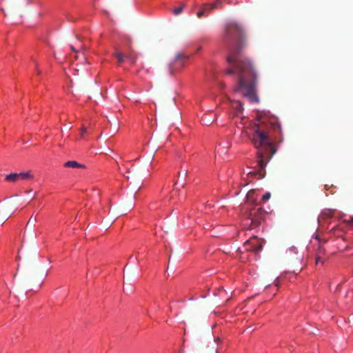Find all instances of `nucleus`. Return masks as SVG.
Listing matches in <instances>:
<instances>
[{"instance_id":"nucleus-1","label":"nucleus","mask_w":353,"mask_h":353,"mask_svg":"<svg viewBox=\"0 0 353 353\" xmlns=\"http://www.w3.org/2000/svg\"><path fill=\"white\" fill-rule=\"evenodd\" d=\"M225 39L230 50L227 57L229 67L225 72L234 74L238 78V85L234 91L241 92L252 103L258 102L256 94V72L251 61L241 53L245 44L243 28L236 23H230L225 29Z\"/></svg>"},{"instance_id":"nucleus-2","label":"nucleus","mask_w":353,"mask_h":353,"mask_svg":"<svg viewBox=\"0 0 353 353\" xmlns=\"http://www.w3.org/2000/svg\"><path fill=\"white\" fill-rule=\"evenodd\" d=\"M271 130L277 133L279 137L281 136V125L274 117L264 119L260 123L253 126L250 140L257 149V166L259 170L250 172L248 175L258 179H263L265 176V166L276 152L274 139H279L276 134L274 138L271 137Z\"/></svg>"},{"instance_id":"nucleus-3","label":"nucleus","mask_w":353,"mask_h":353,"mask_svg":"<svg viewBox=\"0 0 353 353\" xmlns=\"http://www.w3.org/2000/svg\"><path fill=\"white\" fill-rule=\"evenodd\" d=\"M263 241L256 236H253L244 243L243 248L248 252L252 251L258 253L263 249Z\"/></svg>"},{"instance_id":"nucleus-4","label":"nucleus","mask_w":353,"mask_h":353,"mask_svg":"<svg viewBox=\"0 0 353 353\" xmlns=\"http://www.w3.org/2000/svg\"><path fill=\"white\" fill-rule=\"evenodd\" d=\"M265 216V212L261 208H252L249 212V219L251 220V229L259 225Z\"/></svg>"},{"instance_id":"nucleus-5","label":"nucleus","mask_w":353,"mask_h":353,"mask_svg":"<svg viewBox=\"0 0 353 353\" xmlns=\"http://www.w3.org/2000/svg\"><path fill=\"white\" fill-rule=\"evenodd\" d=\"M34 176L28 172H23L20 173H10L6 176L5 179L7 181L15 183L19 180H30L33 179Z\"/></svg>"},{"instance_id":"nucleus-6","label":"nucleus","mask_w":353,"mask_h":353,"mask_svg":"<svg viewBox=\"0 0 353 353\" xmlns=\"http://www.w3.org/2000/svg\"><path fill=\"white\" fill-rule=\"evenodd\" d=\"M221 6V2L219 1H217L216 2L212 4L204 5L203 7L197 12L196 16L199 18H201L203 16H207L212 10L220 8Z\"/></svg>"},{"instance_id":"nucleus-7","label":"nucleus","mask_w":353,"mask_h":353,"mask_svg":"<svg viewBox=\"0 0 353 353\" xmlns=\"http://www.w3.org/2000/svg\"><path fill=\"white\" fill-rule=\"evenodd\" d=\"M325 254V250L321 245H319L316 252V264L319 263H323L322 256Z\"/></svg>"},{"instance_id":"nucleus-8","label":"nucleus","mask_w":353,"mask_h":353,"mask_svg":"<svg viewBox=\"0 0 353 353\" xmlns=\"http://www.w3.org/2000/svg\"><path fill=\"white\" fill-rule=\"evenodd\" d=\"M65 167L72 168H84L85 165L79 163L76 161H68L64 163Z\"/></svg>"},{"instance_id":"nucleus-9","label":"nucleus","mask_w":353,"mask_h":353,"mask_svg":"<svg viewBox=\"0 0 353 353\" xmlns=\"http://www.w3.org/2000/svg\"><path fill=\"white\" fill-rule=\"evenodd\" d=\"M186 59H188L187 56H185L183 54L179 53L175 57L174 63L176 64L179 65L180 67H181L183 65V60H185Z\"/></svg>"},{"instance_id":"nucleus-10","label":"nucleus","mask_w":353,"mask_h":353,"mask_svg":"<svg viewBox=\"0 0 353 353\" xmlns=\"http://www.w3.org/2000/svg\"><path fill=\"white\" fill-rule=\"evenodd\" d=\"M255 191L254 190H250L246 195V199L248 203H256V199L254 197Z\"/></svg>"},{"instance_id":"nucleus-11","label":"nucleus","mask_w":353,"mask_h":353,"mask_svg":"<svg viewBox=\"0 0 353 353\" xmlns=\"http://www.w3.org/2000/svg\"><path fill=\"white\" fill-rule=\"evenodd\" d=\"M114 57L117 59L118 63L120 64L124 61L125 56L123 53L117 52L113 54Z\"/></svg>"},{"instance_id":"nucleus-12","label":"nucleus","mask_w":353,"mask_h":353,"mask_svg":"<svg viewBox=\"0 0 353 353\" xmlns=\"http://www.w3.org/2000/svg\"><path fill=\"white\" fill-rule=\"evenodd\" d=\"M80 132H81V137L84 139L85 136V134L87 132V128L85 126L83 125L82 128L80 130Z\"/></svg>"},{"instance_id":"nucleus-13","label":"nucleus","mask_w":353,"mask_h":353,"mask_svg":"<svg viewBox=\"0 0 353 353\" xmlns=\"http://www.w3.org/2000/svg\"><path fill=\"white\" fill-rule=\"evenodd\" d=\"M271 194L270 192H265L262 196V201L266 202L270 198Z\"/></svg>"},{"instance_id":"nucleus-14","label":"nucleus","mask_w":353,"mask_h":353,"mask_svg":"<svg viewBox=\"0 0 353 353\" xmlns=\"http://www.w3.org/2000/svg\"><path fill=\"white\" fill-rule=\"evenodd\" d=\"M235 108L238 112H241L243 110L242 104L239 101H236Z\"/></svg>"},{"instance_id":"nucleus-15","label":"nucleus","mask_w":353,"mask_h":353,"mask_svg":"<svg viewBox=\"0 0 353 353\" xmlns=\"http://www.w3.org/2000/svg\"><path fill=\"white\" fill-rule=\"evenodd\" d=\"M36 221H37V219H36V218H34V219H33V217H32V216H31V217L29 219L28 221L27 225H34V223H35Z\"/></svg>"},{"instance_id":"nucleus-16","label":"nucleus","mask_w":353,"mask_h":353,"mask_svg":"<svg viewBox=\"0 0 353 353\" xmlns=\"http://www.w3.org/2000/svg\"><path fill=\"white\" fill-rule=\"evenodd\" d=\"M182 10H183V7L181 6V7L176 8L173 10V12H174V13L176 15H177V14H180V13L182 12Z\"/></svg>"},{"instance_id":"nucleus-17","label":"nucleus","mask_w":353,"mask_h":353,"mask_svg":"<svg viewBox=\"0 0 353 353\" xmlns=\"http://www.w3.org/2000/svg\"><path fill=\"white\" fill-rule=\"evenodd\" d=\"M11 216V214H7L6 215H5L3 217H1L0 216V223H3L5 221H6L10 216Z\"/></svg>"},{"instance_id":"nucleus-18","label":"nucleus","mask_w":353,"mask_h":353,"mask_svg":"<svg viewBox=\"0 0 353 353\" xmlns=\"http://www.w3.org/2000/svg\"><path fill=\"white\" fill-rule=\"evenodd\" d=\"M125 56V59H131L132 57H134L135 55L133 54L132 52L129 53V54H124Z\"/></svg>"},{"instance_id":"nucleus-19","label":"nucleus","mask_w":353,"mask_h":353,"mask_svg":"<svg viewBox=\"0 0 353 353\" xmlns=\"http://www.w3.org/2000/svg\"><path fill=\"white\" fill-rule=\"evenodd\" d=\"M345 222H346L349 225H353V217H351L349 219L345 220Z\"/></svg>"},{"instance_id":"nucleus-20","label":"nucleus","mask_w":353,"mask_h":353,"mask_svg":"<svg viewBox=\"0 0 353 353\" xmlns=\"http://www.w3.org/2000/svg\"><path fill=\"white\" fill-rule=\"evenodd\" d=\"M174 71V68H173V66L172 65V64H170V65H169V72H170V74H173Z\"/></svg>"},{"instance_id":"nucleus-21","label":"nucleus","mask_w":353,"mask_h":353,"mask_svg":"<svg viewBox=\"0 0 353 353\" xmlns=\"http://www.w3.org/2000/svg\"><path fill=\"white\" fill-rule=\"evenodd\" d=\"M132 64H134L136 63L137 60V56L135 55L134 57H132L131 59H129Z\"/></svg>"},{"instance_id":"nucleus-22","label":"nucleus","mask_w":353,"mask_h":353,"mask_svg":"<svg viewBox=\"0 0 353 353\" xmlns=\"http://www.w3.org/2000/svg\"><path fill=\"white\" fill-rule=\"evenodd\" d=\"M41 275L43 276V279H45L47 276V275H48V272L47 271H43L41 272Z\"/></svg>"},{"instance_id":"nucleus-23","label":"nucleus","mask_w":353,"mask_h":353,"mask_svg":"<svg viewBox=\"0 0 353 353\" xmlns=\"http://www.w3.org/2000/svg\"><path fill=\"white\" fill-rule=\"evenodd\" d=\"M70 48L75 53H77V50L73 46H70Z\"/></svg>"},{"instance_id":"nucleus-24","label":"nucleus","mask_w":353,"mask_h":353,"mask_svg":"<svg viewBox=\"0 0 353 353\" xmlns=\"http://www.w3.org/2000/svg\"><path fill=\"white\" fill-rule=\"evenodd\" d=\"M1 10L2 12L3 13L4 16H6V13H5L3 8H1Z\"/></svg>"},{"instance_id":"nucleus-25","label":"nucleus","mask_w":353,"mask_h":353,"mask_svg":"<svg viewBox=\"0 0 353 353\" xmlns=\"http://www.w3.org/2000/svg\"><path fill=\"white\" fill-rule=\"evenodd\" d=\"M215 341H216V342H219V341H220V339H219V338H216V339H215Z\"/></svg>"},{"instance_id":"nucleus-26","label":"nucleus","mask_w":353,"mask_h":353,"mask_svg":"<svg viewBox=\"0 0 353 353\" xmlns=\"http://www.w3.org/2000/svg\"><path fill=\"white\" fill-rule=\"evenodd\" d=\"M81 48H82L83 50H85V48L83 46H81Z\"/></svg>"},{"instance_id":"nucleus-27","label":"nucleus","mask_w":353,"mask_h":353,"mask_svg":"<svg viewBox=\"0 0 353 353\" xmlns=\"http://www.w3.org/2000/svg\"><path fill=\"white\" fill-rule=\"evenodd\" d=\"M184 172H185V174H187V172H188V170H184Z\"/></svg>"},{"instance_id":"nucleus-28","label":"nucleus","mask_w":353,"mask_h":353,"mask_svg":"<svg viewBox=\"0 0 353 353\" xmlns=\"http://www.w3.org/2000/svg\"><path fill=\"white\" fill-rule=\"evenodd\" d=\"M278 141H279V142L282 141V139H279V140H278Z\"/></svg>"},{"instance_id":"nucleus-29","label":"nucleus","mask_w":353,"mask_h":353,"mask_svg":"<svg viewBox=\"0 0 353 353\" xmlns=\"http://www.w3.org/2000/svg\"><path fill=\"white\" fill-rule=\"evenodd\" d=\"M214 352L217 353V350L216 349L214 350Z\"/></svg>"}]
</instances>
